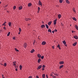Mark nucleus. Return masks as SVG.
<instances>
[{
    "instance_id": "nucleus-1",
    "label": "nucleus",
    "mask_w": 78,
    "mask_h": 78,
    "mask_svg": "<svg viewBox=\"0 0 78 78\" xmlns=\"http://www.w3.org/2000/svg\"><path fill=\"white\" fill-rule=\"evenodd\" d=\"M62 43L64 44L65 46H66V47H67V45L66 44V42L65 40L62 41Z\"/></svg>"
},
{
    "instance_id": "nucleus-2",
    "label": "nucleus",
    "mask_w": 78,
    "mask_h": 78,
    "mask_svg": "<svg viewBox=\"0 0 78 78\" xmlns=\"http://www.w3.org/2000/svg\"><path fill=\"white\" fill-rule=\"evenodd\" d=\"M42 65H40L38 67V68H37V70H39V69H41L42 68Z\"/></svg>"
},
{
    "instance_id": "nucleus-3",
    "label": "nucleus",
    "mask_w": 78,
    "mask_h": 78,
    "mask_svg": "<svg viewBox=\"0 0 78 78\" xmlns=\"http://www.w3.org/2000/svg\"><path fill=\"white\" fill-rule=\"evenodd\" d=\"M38 5H41V6H42V2H41V1L39 0L38 1Z\"/></svg>"
},
{
    "instance_id": "nucleus-4",
    "label": "nucleus",
    "mask_w": 78,
    "mask_h": 78,
    "mask_svg": "<svg viewBox=\"0 0 78 78\" xmlns=\"http://www.w3.org/2000/svg\"><path fill=\"white\" fill-rule=\"evenodd\" d=\"M41 28H44L45 27V25L43 24V25H41Z\"/></svg>"
},
{
    "instance_id": "nucleus-5",
    "label": "nucleus",
    "mask_w": 78,
    "mask_h": 78,
    "mask_svg": "<svg viewBox=\"0 0 78 78\" xmlns=\"http://www.w3.org/2000/svg\"><path fill=\"white\" fill-rule=\"evenodd\" d=\"M57 21V19H56L54 21V25H56V22Z\"/></svg>"
},
{
    "instance_id": "nucleus-6",
    "label": "nucleus",
    "mask_w": 78,
    "mask_h": 78,
    "mask_svg": "<svg viewBox=\"0 0 78 78\" xmlns=\"http://www.w3.org/2000/svg\"><path fill=\"white\" fill-rule=\"evenodd\" d=\"M26 21H28L29 20H31V18H26L25 19Z\"/></svg>"
},
{
    "instance_id": "nucleus-7",
    "label": "nucleus",
    "mask_w": 78,
    "mask_h": 78,
    "mask_svg": "<svg viewBox=\"0 0 78 78\" xmlns=\"http://www.w3.org/2000/svg\"><path fill=\"white\" fill-rule=\"evenodd\" d=\"M46 44V42L43 41L42 42V44L43 45H45Z\"/></svg>"
},
{
    "instance_id": "nucleus-8",
    "label": "nucleus",
    "mask_w": 78,
    "mask_h": 78,
    "mask_svg": "<svg viewBox=\"0 0 78 78\" xmlns=\"http://www.w3.org/2000/svg\"><path fill=\"white\" fill-rule=\"evenodd\" d=\"M64 63V61H61L59 62V64L61 65L62 64H63Z\"/></svg>"
},
{
    "instance_id": "nucleus-9",
    "label": "nucleus",
    "mask_w": 78,
    "mask_h": 78,
    "mask_svg": "<svg viewBox=\"0 0 78 78\" xmlns=\"http://www.w3.org/2000/svg\"><path fill=\"white\" fill-rule=\"evenodd\" d=\"M31 5H32V4H31V3H29L28 4V7H30L31 6Z\"/></svg>"
},
{
    "instance_id": "nucleus-10",
    "label": "nucleus",
    "mask_w": 78,
    "mask_h": 78,
    "mask_svg": "<svg viewBox=\"0 0 78 78\" xmlns=\"http://www.w3.org/2000/svg\"><path fill=\"white\" fill-rule=\"evenodd\" d=\"M73 37L75 39H78V37L76 35H75Z\"/></svg>"
},
{
    "instance_id": "nucleus-11",
    "label": "nucleus",
    "mask_w": 78,
    "mask_h": 78,
    "mask_svg": "<svg viewBox=\"0 0 78 78\" xmlns=\"http://www.w3.org/2000/svg\"><path fill=\"white\" fill-rule=\"evenodd\" d=\"M66 3H67L68 4H69L70 3V2L69 1V0H66Z\"/></svg>"
},
{
    "instance_id": "nucleus-12",
    "label": "nucleus",
    "mask_w": 78,
    "mask_h": 78,
    "mask_svg": "<svg viewBox=\"0 0 78 78\" xmlns=\"http://www.w3.org/2000/svg\"><path fill=\"white\" fill-rule=\"evenodd\" d=\"M37 56L39 58H41V55L40 54H38Z\"/></svg>"
},
{
    "instance_id": "nucleus-13",
    "label": "nucleus",
    "mask_w": 78,
    "mask_h": 78,
    "mask_svg": "<svg viewBox=\"0 0 78 78\" xmlns=\"http://www.w3.org/2000/svg\"><path fill=\"white\" fill-rule=\"evenodd\" d=\"M34 51H35V50L34 49H32V50L30 51V53H33V52Z\"/></svg>"
},
{
    "instance_id": "nucleus-14",
    "label": "nucleus",
    "mask_w": 78,
    "mask_h": 78,
    "mask_svg": "<svg viewBox=\"0 0 78 78\" xmlns=\"http://www.w3.org/2000/svg\"><path fill=\"white\" fill-rule=\"evenodd\" d=\"M51 21H50L48 23V25H49V26H50V25H51Z\"/></svg>"
},
{
    "instance_id": "nucleus-15",
    "label": "nucleus",
    "mask_w": 78,
    "mask_h": 78,
    "mask_svg": "<svg viewBox=\"0 0 78 78\" xmlns=\"http://www.w3.org/2000/svg\"><path fill=\"white\" fill-rule=\"evenodd\" d=\"M16 62L14 61L13 62V65L14 66H16Z\"/></svg>"
},
{
    "instance_id": "nucleus-16",
    "label": "nucleus",
    "mask_w": 78,
    "mask_h": 78,
    "mask_svg": "<svg viewBox=\"0 0 78 78\" xmlns=\"http://www.w3.org/2000/svg\"><path fill=\"white\" fill-rule=\"evenodd\" d=\"M63 67H64V65H61L59 66V69H62V68H63Z\"/></svg>"
},
{
    "instance_id": "nucleus-17",
    "label": "nucleus",
    "mask_w": 78,
    "mask_h": 78,
    "mask_svg": "<svg viewBox=\"0 0 78 78\" xmlns=\"http://www.w3.org/2000/svg\"><path fill=\"white\" fill-rule=\"evenodd\" d=\"M61 17H62V16H61V15L60 14H58V19H60Z\"/></svg>"
},
{
    "instance_id": "nucleus-18",
    "label": "nucleus",
    "mask_w": 78,
    "mask_h": 78,
    "mask_svg": "<svg viewBox=\"0 0 78 78\" xmlns=\"http://www.w3.org/2000/svg\"><path fill=\"white\" fill-rule=\"evenodd\" d=\"M22 8H23V7L22 6H20L19 8V10H20L22 9Z\"/></svg>"
},
{
    "instance_id": "nucleus-19",
    "label": "nucleus",
    "mask_w": 78,
    "mask_h": 78,
    "mask_svg": "<svg viewBox=\"0 0 78 78\" xmlns=\"http://www.w3.org/2000/svg\"><path fill=\"white\" fill-rule=\"evenodd\" d=\"M57 47L58 48L59 50H61V48H60V45H59V44H58L57 46Z\"/></svg>"
},
{
    "instance_id": "nucleus-20",
    "label": "nucleus",
    "mask_w": 78,
    "mask_h": 78,
    "mask_svg": "<svg viewBox=\"0 0 78 78\" xmlns=\"http://www.w3.org/2000/svg\"><path fill=\"white\" fill-rule=\"evenodd\" d=\"M77 44V42H76L73 44V46H76V45Z\"/></svg>"
},
{
    "instance_id": "nucleus-21",
    "label": "nucleus",
    "mask_w": 78,
    "mask_h": 78,
    "mask_svg": "<svg viewBox=\"0 0 78 78\" xmlns=\"http://www.w3.org/2000/svg\"><path fill=\"white\" fill-rule=\"evenodd\" d=\"M27 43H25L24 44V48H26V47H27Z\"/></svg>"
},
{
    "instance_id": "nucleus-22",
    "label": "nucleus",
    "mask_w": 78,
    "mask_h": 78,
    "mask_svg": "<svg viewBox=\"0 0 78 78\" xmlns=\"http://www.w3.org/2000/svg\"><path fill=\"white\" fill-rule=\"evenodd\" d=\"M41 61V58H39L38 59V62L39 63H40V62Z\"/></svg>"
},
{
    "instance_id": "nucleus-23",
    "label": "nucleus",
    "mask_w": 78,
    "mask_h": 78,
    "mask_svg": "<svg viewBox=\"0 0 78 78\" xmlns=\"http://www.w3.org/2000/svg\"><path fill=\"white\" fill-rule=\"evenodd\" d=\"M54 75H55V76H59V74L57 73H54Z\"/></svg>"
},
{
    "instance_id": "nucleus-24",
    "label": "nucleus",
    "mask_w": 78,
    "mask_h": 78,
    "mask_svg": "<svg viewBox=\"0 0 78 78\" xmlns=\"http://www.w3.org/2000/svg\"><path fill=\"white\" fill-rule=\"evenodd\" d=\"M75 27L76 29L77 30H78V26H77V25H75Z\"/></svg>"
},
{
    "instance_id": "nucleus-25",
    "label": "nucleus",
    "mask_w": 78,
    "mask_h": 78,
    "mask_svg": "<svg viewBox=\"0 0 78 78\" xmlns=\"http://www.w3.org/2000/svg\"><path fill=\"white\" fill-rule=\"evenodd\" d=\"M73 11L74 12H76V11L75 10V8H73Z\"/></svg>"
},
{
    "instance_id": "nucleus-26",
    "label": "nucleus",
    "mask_w": 78,
    "mask_h": 78,
    "mask_svg": "<svg viewBox=\"0 0 78 78\" xmlns=\"http://www.w3.org/2000/svg\"><path fill=\"white\" fill-rule=\"evenodd\" d=\"M45 76V74H43L42 75V78H44Z\"/></svg>"
},
{
    "instance_id": "nucleus-27",
    "label": "nucleus",
    "mask_w": 78,
    "mask_h": 78,
    "mask_svg": "<svg viewBox=\"0 0 78 78\" xmlns=\"http://www.w3.org/2000/svg\"><path fill=\"white\" fill-rule=\"evenodd\" d=\"M48 32H50V33H51V30L50 29H49L48 30Z\"/></svg>"
},
{
    "instance_id": "nucleus-28",
    "label": "nucleus",
    "mask_w": 78,
    "mask_h": 78,
    "mask_svg": "<svg viewBox=\"0 0 78 78\" xmlns=\"http://www.w3.org/2000/svg\"><path fill=\"white\" fill-rule=\"evenodd\" d=\"M45 26H46V27L47 28V29H48V27H49L48 25H47V24H46Z\"/></svg>"
},
{
    "instance_id": "nucleus-29",
    "label": "nucleus",
    "mask_w": 78,
    "mask_h": 78,
    "mask_svg": "<svg viewBox=\"0 0 78 78\" xmlns=\"http://www.w3.org/2000/svg\"><path fill=\"white\" fill-rule=\"evenodd\" d=\"M20 70H22V66L20 65Z\"/></svg>"
},
{
    "instance_id": "nucleus-30",
    "label": "nucleus",
    "mask_w": 78,
    "mask_h": 78,
    "mask_svg": "<svg viewBox=\"0 0 78 78\" xmlns=\"http://www.w3.org/2000/svg\"><path fill=\"white\" fill-rule=\"evenodd\" d=\"M8 25L9 27H10L11 26V22H9V23Z\"/></svg>"
},
{
    "instance_id": "nucleus-31",
    "label": "nucleus",
    "mask_w": 78,
    "mask_h": 78,
    "mask_svg": "<svg viewBox=\"0 0 78 78\" xmlns=\"http://www.w3.org/2000/svg\"><path fill=\"white\" fill-rule=\"evenodd\" d=\"M6 22H5L3 23V24L2 25V26L4 25V26H6L5 24H6Z\"/></svg>"
},
{
    "instance_id": "nucleus-32",
    "label": "nucleus",
    "mask_w": 78,
    "mask_h": 78,
    "mask_svg": "<svg viewBox=\"0 0 78 78\" xmlns=\"http://www.w3.org/2000/svg\"><path fill=\"white\" fill-rule=\"evenodd\" d=\"M73 20H75V21H76V18H75V17H73Z\"/></svg>"
},
{
    "instance_id": "nucleus-33",
    "label": "nucleus",
    "mask_w": 78,
    "mask_h": 78,
    "mask_svg": "<svg viewBox=\"0 0 78 78\" xmlns=\"http://www.w3.org/2000/svg\"><path fill=\"white\" fill-rule=\"evenodd\" d=\"M36 42V40H34V42H33V45H34V44H35Z\"/></svg>"
},
{
    "instance_id": "nucleus-34",
    "label": "nucleus",
    "mask_w": 78,
    "mask_h": 78,
    "mask_svg": "<svg viewBox=\"0 0 78 78\" xmlns=\"http://www.w3.org/2000/svg\"><path fill=\"white\" fill-rule=\"evenodd\" d=\"M16 9V6L15 5L14 6H13V9L14 10H15V9Z\"/></svg>"
},
{
    "instance_id": "nucleus-35",
    "label": "nucleus",
    "mask_w": 78,
    "mask_h": 78,
    "mask_svg": "<svg viewBox=\"0 0 78 78\" xmlns=\"http://www.w3.org/2000/svg\"><path fill=\"white\" fill-rule=\"evenodd\" d=\"M53 74H54V73L52 72L51 73L50 76H53Z\"/></svg>"
},
{
    "instance_id": "nucleus-36",
    "label": "nucleus",
    "mask_w": 78,
    "mask_h": 78,
    "mask_svg": "<svg viewBox=\"0 0 78 78\" xmlns=\"http://www.w3.org/2000/svg\"><path fill=\"white\" fill-rule=\"evenodd\" d=\"M59 2L60 3H62V0H59Z\"/></svg>"
},
{
    "instance_id": "nucleus-37",
    "label": "nucleus",
    "mask_w": 78,
    "mask_h": 78,
    "mask_svg": "<svg viewBox=\"0 0 78 78\" xmlns=\"http://www.w3.org/2000/svg\"><path fill=\"white\" fill-rule=\"evenodd\" d=\"M15 50L16 51H19L16 48H15Z\"/></svg>"
},
{
    "instance_id": "nucleus-38",
    "label": "nucleus",
    "mask_w": 78,
    "mask_h": 78,
    "mask_svg": "<svg viewBox=\"0 0 78 78\" xmlns=\"http://www.w3.org/2000/svg\"><path fill=\"white\" fill-rule=\"evenodd\" d=\"M4 67H6L7 64H6V63H5L4 64Z\"/></svg>"
},
{
    "instance_id": "nucleus-39",
    "label": "nucleus",
    "mask_w": 78,
    "mask_h": 78,
    "mask_svg": "<svg viewBox=\"0 0 78 78\" xmlns=\"http://www.w3.org/2000/svg\"><path fill=\"white\" fill-rule=\"evenodd\" d=\"M19 31L20 32H21L22 31V29H21V28H19Z\"/></svg>"
},
{
    "instance_id": "nucleus-40",
    "label": "nucleus",
    "mask_w": 78,
    "mask_h": 78,
    "mask_svg": "<svg viewBox=\"0 0 78 78\" xmlns=\"http://www.w3.org/2000/svg\"><path fill=\"white\" fill-rule=\"evenodd\" d=\"M9 34H10V32H9L7 34V36H9Z\"/></svg>"
},
{
    "instance_id": "nucleus-41",
    "label": "nucleus",
    "mask_w": 78,
    "mask_h": 78,
    "mask_svg": "<svg viewBox=\"0 0 78 78\" xmlns=\"http://www.w3.org/2000/svg\"><path fill=\"white\" fill-rule=\"evenodd\" d=\"M42 68H45V65H43L42 66Z\"/></svg>"
},
{
    "instance_id": "nucleus-42",
    "label": "nucleus",
    "mask_w": 78,
    "mask_h": 78,
    "mask_svg": "<svg viewBox=\"0 0 78 78\" xmlns=\"http://www.w3.org/2000/svg\"><path fill=\"white\" fill-rule=\"evenodd\" d=\"M41 58L42 59H44V56H42V57H41Z\"/></svg>"
},
{
    "instance_id": "nucleus-43",
    "label": "nucleus",
    "mask_w": 78,
    "mask_h": 78,
    "mask_svg": "<svg viewBox=\"0 0 78 78\" xmlns=\"http://www.w3.org/2000/svg\"><path fill=\"white\" fill-rule=\"evenodd\" d=\"M54 31L55 32H57V31H58V30H57L56 29H55L54 30Z\"/></svg>"
},
{
    "instance_id": "nucleus-44",
    "label": "nucleus",
    "mask_w": 78,
    "mask_h": 78,
    "mask_svg": "<svg viewBox=\"0 0 78 78\" xmlns=\"http://www.w3.org/2000/svg\"><path fill=\"white\" fill-rule=\"evenodd\" d=\"M40 7H38V10L40 11Z\"/></svg>"
},
{
    "instance_id": "nucleus-45",
    "label": "nucleus",
    "mask_w": 78,
    "mask_h": 78,
    "mask_svg": "<svg viewBox=\"0 0 78 78\" xmlns=\"http://www.w3.org/2000/svg\"><path fill=\"white\" fill-rule=\"evenodd\" d=\"M3 29H4L5 30H6V27H3Z\"/></svg>"
},
{
    "instance_id": "nucleus-46",
    "label": "nucleus",
    "mask_w": 78,
    "mask_h": 78,
    "mask_svg": "<svg viewBox=\"0 0 78 78\" xmlns=\"http://www.w3.org/2000/svg\"><path fill=\"white\" fill-rule=\"evenodd\" d=\"M46 78H48V75L47 74L46 75Z\"/></svg>"
},
{
    "instance_id": "nucleus-47",
    "label": "nucleus",
    "mask_w": 78,
    "mask_h": 78,
    "mask_svg": "<svg viewBox=\"0 0 78 78\" xmlns=\"http://www.w3.org/2000/svg\"><path fill=\"white\" fill-rule=\"evenodd\" d=\"M52 77H53V78H56V76H54V75H53V76H52Z\"/></svg>"
},
{
    "instance_id": "nucleus-48",
    "label": "nucleus",
    "mask_w": 78,
    "mask_h": 78,
    "mask_svg": "<svg viewBox=\"0 0 78 78\" xmlns=\"http://www.w3.org/2000/svg\"><path fill=\"white\" fill-rule=\"evenodd\" d=\"M52 48L53 49H55V47H54V46H52Z\"/></svg>"
},
{
    "instance_id": "nucleus-49",
    "label": "nucleus",
    "mask_w": 78,
    "mask_h": 78,
    "mask_svg": "<svg viewBox=\"0 0 78 78\" xmlns=\"http://www.w3.org/2000/svg\"><path fill=\"white\" fill-rule=\"evenodd\" d=\"M13 39L14 40H15V39H16V37H13Z\"/></svg>"
},
{
    "instance_id": "nucleus-50",
    "label": "nucleus",
    "mask_w": 78,
    "mask_h": 78,
    "mask_svg": "<svg viewBox=\"0 0 78 78\" xmlns=\"http://www.w3.org/2000/svg\"><path fill=\"white\" fill-rule=\"evenodd\" d=\"M32 78V76H29V77H28V78Z\"/></svg>"
},
{
    "instance_id": "nucleus-51",
    "label": "nucleus",
    "mask_w": 78,
    "mask_h": 78,
    "mask_svg": "<svg viewBox=\"0 0 78 78\" xmlns=\"http://www.w3.org/2000/svg\"><path fill=\"white\" fill-rule=\"evenodd\" d=\"M36 78H39V76H37V75L36 76Z\"/></svg>"
},
{
    "instance_id": "nucleus-52",
    "label": "nucleus",
    "mask_w": 78,
    "mask_h": 78,
    "mask_svg": "<svg viewBox=\"0 0 78 78\" xmlns=\"http://www.w3.org/2000/svg\"><path fill=\"white\" fill-rule=\"evenodd\" d=\"M61 25H62V26H64V24H63V23H61Z\"/></svg>"
},
{
    "instance_id": "nucleus-53",
    "label": "nucleus",
    "mask_w": 78,
    "mask_h": 78,
    "mask_svg": "<svg viewBox=\"0 0 78 78\" xmlns=\"http://www.w3.org/2000/svg\"><path fill=\"white\" fill-rule=\"evenodd\" d=\"M44 70H45V68H43L42 69V70H43V71H44Z\"/></svg>"
},
{
    "instance_id": "nucleus-54",
    "label": "nucleus",
    "mask_w": 78,
    "mask_h": 78,
    "mask_svg": "<svg viewBox=\"0 0 78 78\" xmlns=\"http://www.w3.org/2000/svg\"><path fill=\"white\" fill-rule=\"evenodd\" d=\"M52 33H55V31H54H54H52Z\"/></svg>"
},
{
    "instance_id": "nucleus-55",
    "label": "nucleus",
    "mask_w": 78,
    "mask_h": 78,
    "mask_svg": "<svg viewBox=\"0 0 78 78\" xmlns=\"http://www.w3.org/2000/svg\"><path fill=\"white\" fill-rule=\"evenodd\" d=\"M17 69H15V70H16V71H17Z\"/></svg>"
},
{
    "instance_id": "nucleus-56",
    "label": "nucleus",
    "mask_w": 78,
    "mask_h": 78,
    "mask_svg": "<svg viewBox=\"0 0 78 78\" xmlns=\"http://www.w3.org/2000/svg\"><path fill=\"white\" fill-rule=\"evenodd\" d=\"M8 5H6L5 6V8H6V7H8Z\"/></svg>"
},
{
    "instance_id": "nucleus-57",
    "label": "nucleus",
    "mask_w": 78,
    "mask_h": 78,
    "mask_svg": "<svg viewBox=\"0 0 78 78\" xmlns=\"http://www.w3.org/2000/svg\"><path fill=\"white\" fill-rule=\"evenodd\" d=\"M20 34V32H19V33H18V34Z\"/></svg>"
},
{
    "instance_id": "nucleus-58",
    "label": "nucleus",
    "mask_w": 78,
    "mask_h": 78,
    "mask_svg": "<svg viewBox=\"0 0 78 78\" xmlns=\"http://www.w3.org/2000/svg\"><path fill=\"white\" fill-rule=\"evenodd\" d=\"M66 72L67 73H68V71H66Z\"/></svg>"
},
{
    "instance_id": "nucleus-59",
    "label": "nucleus",
    "mask_w": 78,
    "mask_h": 78,
    "mask_svg": "<svg viewBox=\"0 0 78 78\" xmlns=\"http://www.w3.org/2000/svg\"><path fill=\"white\" fill-rule=\"evenodd\" d=\"M37 12H38V13H39V10H38V11Z\"/></svg>"
},
{
    "instance_id": "nucleus-60",
    "label": "nucleus",
    "mask_w": 78,
    "mask_h": 78,
    "mask_svg": "<svg viewBox=\"0 0 78 78\" xmlns=\"http://www.w3.org/2000/svg\"><path fill=\"white\" fill-rule=\"evenodd\" d=\"M42 23L44 24V21H42Z\"/></svg>"
},
{
    "instance_id": "nucleus-61",
    "label": "nucleus",
    "mask_w": 78,
    "mask_h": 78,
    "mask_svg": "<svg viewBox=\"0 0 78 78\" xmlns=\"http://www.w3.org/2000/svg\"><path fill=\"white\" fill-rule=\"evenodd\" d=\"M73 32H74V31H72V33H73Z\"/></svg>"
},
{
    "instance_id": "nucleus-62",
    "label": "nucleus",
    "mask_w": 78,
    "mask_h": 78,
    "mask_svg": "<svg viewBox=\"0 0 78 78\" xmlns=\"http://www.w3.org/2000/svg\"><path fill=\"white\" fill-rule=\"evenodd\" d=\"M1 65H2V66H3V64H2L1 63Z\"/></svg>"
},
{
    "instance_id": "nucleus-63",
    "label": "nucleus",
    "mask_w": 78,
    "mask_h": 78,
    "mask_svg": "<svg viewBox=\"0 0 78 78\" xmlns=\"http://www.w3.org/2000/svg\"><path fill=\"white\" fill-rule=\"evenodd\" d=\"M30 25V24H28V26H29V25Z\"/></svg>"
},
{
    "instance_id": "nucleus-64",
    "label": "nucleus",
    "mask_w": 78,
    "mask_h": 78,
    "mask_svg": "<svg viewBox=\"0 0 78 78\" xmlns=\"http://www.w3.org/2000/svg\"><path fill=\"white\" fill-rule=\"evenodd\" d=\"M1 2H0V4H1Z\"/></svg>"
}]
</instances>
